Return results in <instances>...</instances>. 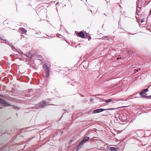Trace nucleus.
Masks as SVG:
<instances>
[{"label": "nucleus", "mask_w": 151, "mask_h": 151, "mask_svg": "<svg viewBox=\"0 0 151 151\" xmlns=\"http://www.w3.org/2000/svg\"><path fill=\"white\" fill-rule=\"evenodd\" d=\"M48 104L47 102H46L45 101H43L39 103L37 106L36 108H43L45 106L48 105Z\"/></svg>", "instance_id": "f257e3e1"}, {"label": "nucleus", "mask_w": 151, "mask_h": 151, "mask_svg": "<svg viewBox=\"0 0 151 151\" xmlns=\"http://www.w3.org/2000/svg\"><path fill=\"white\" fill-rule=\"evenodd\" d=\"M116 108H111V109H96L95 110H94L93 112V113H98L101 112H102V111H105L106 110H114V109H115Z\"/></svg>", "instance_id": "f03ea898"}, {"label": "nucleus", "mask_w": 151, "mask_h": 151, "mask_svg": "<svg viewBox=\"0 0 151 151\" xmlns=\"http://www.w3.org/2000/svg\"><path fill=\"white\" fill-rule=\"evenodd\" d=\"M148 91V88L145 89H143L141 92L140 93V95L141 97L144 98H146L147 96H146L145 95H143V94H145L146 92H147Z\"/></svg>", "instance_id": "7ed1b4c3"}, {"label": "nucleus", "mask_w": 151, "mask_h": 151, "mask_svg": "<svg viewBox=\"0 0 151 151\" xmlns=\"http://www.w3.org/2000/svg\"><path fill=\"white\" fill-rule=\"evenodd\" d=\"M43 68L45 70L46 73V76L48 77L49 75V70L48 67L46 64H44L43 65Z\"/></svg>", "instance_id": "20e7f679"}, {"label": "nucleus", "mask_w": 151, "mask_h": 151, "mask_svg": "<svg viewBox=\"0 0 151 151\" xmlns=\"http://www.w3.org/2000/svg\"><path fill=\"white\" fill-rule=\"evenodd\" d=\"M0 103L3 104L6 106H9V104L8 103L6 102L3 99L1 98H0Z\"/></svg>", "instance_id": "39448f33"}, {"label": "nucleus", "mask_w": 151, "mask_h": 151, "mask_svg": "<svg viewBox=\"0 0 151 151\" xmlns=\"http://www.w3.org/2000/svg\"><path fill=\"white\" fill-rule=\"evenodd\" d=\"M19 31L22 34H24L26 33L27 31L24 28H20L19 29Z\"/></svg>", "instance_id": "423d86ee"}, {"label": "nucleus", "mask_w": 151, "mask_h": 151, "mask_svg": "<svg viewBox=\"0 0 151 151\" xmlns=\"http://www.w3.org/2000/svg\"><path fill=\"white\" fill-rule=\"evenodd\" d=\"M78 35H79V36L83 38H84L85 37L84 34L82 32H80L78 34Z\"/></svg>", "instance_id": "0eeeda50"}, {"label": "nucleus", "mask_w": 151, "mask_h": 151, "mask_svg": "<svg viewBox=\"0 0 151 151\" xmlns=\"http://www.w3.org/2000/svg\"><path fill=\"white\" fill-rule=\"evenodd\" d=\"M89 139V137H85L83 139V140L84 141V142H85L87 141L88 139Z\"/></svg>", "instance_id": "6e6552de"}, {"label": "nucleus", "mask_w": 151, "mask_h": 151, "mask_svg": "<svg viewBox=\"0 0 151 151\" xmlns=\"http://www.w3.org/2000/svg\"><path fill=\"white\" fill-rule=\"evenodd\" d=\"M117 149L114 147H111V151H116Z\"/></svg>", "instance_id": "1a4fd4ad"}, {"label": "nucleus", "mask_w": 151, "mask_h": 151, "mask_svg": "<svg viewBox=\"0 0 151 151\" xmlns=\"http://www.w3.org/2000/svg\"><path fill=\"white\" fill-rule=\"evenodd\" d=\"M113 101L111 99H109L107 100H106L105 101L106 102H112Z\"/></svg>", "instance_id": "9d476101"}, {"label": "nucleus", "mask_w": 151, "mask_h": 151, "mask_svg": "<svg viewBox=\"0 0 151 151\" xmlns=\"http://www.w3.org/2000/svg\"><path fill=\"white\" fill-rule=\"evenodd\" d=\"M81 147V145H78L77 147L76 148V150H79Z\"/></svg>", "instance_id": "9b49d317"}, {"label": "nucleus", "mask_w": 151, "mask_h": 151, "mask_svg": "<svg viewBox=\"0 0 151 151\" xmlns=\"http://www.w3.org/2000/svg\"><path fill=\"white\" fill-rule=\"evenodd\" d=\"M84 141L83 140H82L79 144V145H81V146L83 144V143H84Z\"/></svg>", "instance_id": "f8f14e48"}, {"label": "nucleus", "mask_w": 151, "mask_h": 151, "mask_svg": "<svg viewBox=\"0 0 151 151\" xmlns=\"http://www.w3.org/2000/svg\"><path fill=\"white\" fill-rule=\"evenodd\" d=\"M146 98L147 99H150V98H151V96H147V97H146Z\"/></svg>", "instance_id": "ddd939ff"}, {"label": "nucleus", "mask_w": 151, "mask_h": 151, "mask_svg": "<svg viewBox=\"0 0 151 151\" xmlns=\"http://www.w3.org/2000/svg\"><path fill=\"white\" fill-rule=\"evenodd\" d=\"M29 56H30L31 57H32V54L30 53H29Z\"/></svg>", "instance_id": "4468645a"}, {"label": "nucleus", "mask_w": 151, "mask_h": 151, "mask_svg": "<svg viewBox=\"0 0 151 151\" xmlns=\"http://www.w3.org/2000/svg\"><path fill=\"white\" fill-rule=\"evenodd\" d=\"M144 22V19H142L141 20V23H142L143 22Z\"/></svg>", "instance_id": "2eb2a0df"}, {"label": "nucleus", "mask_w": 151, "mask_h": 151, "mask_svg": "<svg viewBox=\"0 0 151 151\" xmlns=\"http://www.w3.org/2000/svg\"><path fill=\"white\" fill-rule=\"evenodd\" d=\"M134 71H135V72H136H136H137L138 71V70H136V69H135V70H134Z\"/></svg>", "instance_id": "dca6fc26"}]
</instances>
